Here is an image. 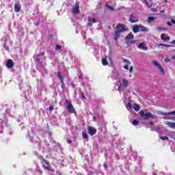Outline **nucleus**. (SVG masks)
Listing matches in <instances>:
<instances>
[{
    "label": "nucleus",
    "mask_w": 175,
    "mask_h": 175,
    "mask_svg": "<svg viewBox=\"0 0 175 175\" xmlns=\"http://www.w3.org/2000/svg\"><path fill=\"white\" fill-rule=\"evenodd\" d=\"M41 164L44 170H47L48 172H49V175H61V173H59V172H55L54 171V169H53V167L50 165V163H49V161L44 159H42Z\"/></svg>",
    "instance_id": "obj_1"
},
{
    "label": "nucleus",
    "mask_w": 175,
    "mask_h": 175,
    "mask_svg": "<svg viewBox=\"0 0 175 175\" xmlns=\"http://www.w3.org/2000/svg\"><path fill=\"white\" fill-rule=\"evenodd\" d=\"M34 59L38 64V68H40L41 66H46V57H44L43 52L34 56Z\"/></svg>",
    "instance_id": "obj_2"
},
{
    "label": "nucleus",
    "mask_w": 175,
    "mask_h": 175,
    "mask_svg": "<svg viewBox=\"0 0 175 175\" xmlns=\"http://www.w3.org/2000/svg\"><path fill=\"white\" fill-rule=\"evenodd\" d=\"M65 105L68 109V113H76V110H75V107H73V105H72V101L66 100L65 102Z\"/></svg>",
    "instance_id": "obj_3"
},
{
    "label": "nucleus",
    "mask_w": 175,
    "mask_h": 175,
    "mask_svg": "<svg viewBox=\"0 0 175 175\" xmlns=\"http://www.w3.org/2000/svg\"><path fill=\"white\" fill-rule=\"evenodd\" d=\"M139 113L143 120H148V118H155V116H152L151 113H144V111L143 110L140 111Z\"/></svg>",
    "instance_id": "obj_4"
},
{
    "label": "nucleus",
    "mask_w": 175,
    "mask_h": 175,
    "mask_svg": "<svg viewBox=\"0 0 175 175\" xmlns=\"http://www.w3.org/2000/svg\"><path fill=\"white\" fill-rule=\"evenodd\" d=\"M128 27L125 26V25L119 23L117 26H116V31L118 32H120V33H122V32H125L126 31H128Z\"/></svg>",
    "instance_id": "obj_5"
},
{
    "label": "nucleus",
    "mask_w": 175,
    "mask_h": 175,
    "mask_svg": "<svg viewBox=\"0 0 175 175\" xmlns=\"http://www.w3.org/2000/svg\"><path fill=\"white\" fill-rule=\"evenodd\" d=\"M129 84V82L128 81V80L123 79L122 80V84L118 86V91H119V92H121V90H124V88L128 87Z\"/></svg>",
    "instance_id": "obj_6"
},
{
    "label": "nucleus",
    "mask_w": 175,
    "mask_h": 175,
    "mask_svg": "<svg viewBox=\"0 0 175 175\" xmlns=\"http://www.w3.org/2000/svg\"><path fill=\"white\" fill-rule=\"evenodd\" d=\"M72 14H77L80 12V5L77 3H75L71 9Z\"/></svg>",
    "instance_id": "obj_7"
},
{
    "label": "nucleus",
    "mask_w": 175,
    "mask_h": 175,
    "mask_svg": "<svg viewBox=\"0 0 175 175\" xmlns=\"http://www.w3.org/2000/svg\"><path fill=\"white\" fill-rule=\"evenodd\" d=\"M88 131L89 135H90L91 136H94V135L96 133V129L92 126H89Z\"/></svg>",
    "instance_id": "obj_8"
},
{
    "label": "nucleus",
    "mask_w": 175,
    "mask_h": 175,
    "mask_svg": "<svg viewBox=\"0 0 175 175\" xmlns=\"http://www.w3.org/2000/svg\"><path fill=\"white\" fill-rule=\"evenodd\" d=\"M138 49H140L141 50H144L145 51H147L148 50V48L144 45V42H142L138 45Z\"/></svg>",
    "instance_id": "obj_9"
},
{
    "label": "nucleus",
    "mask_w": 175,
    "mask_h": 175,
    "mask_svg": "<svg viewBox=\"0 0 175 175\" xmlns=\"http://www.w3.org/2000/svg\"><path fill=\"white\" fill-rule=\"evenodd\" d=\"M134 36L133 33H130L128 34V36L126 37V43H129V40H133Z\"/></svg>",
    "instance_id": "obj_10"
},
{
    "label": "nucleus",
    "mask_w": 175,
    "mask_h": 175,
    "mask_svg": "<svg viewBox=\"0 0 175 175\" xmlns=\"http://www.w3.org/2000/svg\"><path fill=\"white\" fill-rule=\"evenodd\" d=\"M129 20L131 23H137L139 21V20L136 18V16H135V15H133V14L131 15Z\"/></svg>",
    "instance_id": "obj_11"
},
{
    "label": "nucleus",
    "mask_w": 175,
    "mask_h": 175,
    "mask_svg": "<svg viewBox=\"0 0 175 175\" xmlns=\"http://www.w3.org/2000/svg\"><path fill=\"white\" fill-rule=\"evenodd\" d=\"M157 113H158V114H162V116H172V115L175 114V111H171L169 113H165V112H162V111H158Z\"/></svg>",
    "instance_id": "obj_12"
},
{
    "label": "nucleus",
    "mask_w": 175,
    "mask_h": 175,
    "mask_svg": "<svg viewBox=\"0 0 175 175\" xmlns=\"http://www.w3.org/2000/svg\"><path fill=\"white\" fill-rule=\"evenodd\" d=\"M20 9H21V5H20V3H17L14 4V10L16 13H18V12H20Z\"/></svg>",
    "instance_id": "obj_13"
},
{
    "label": "nucleus",
    "mask_w": 175,
    "mask_h": 175,
    "mask_svg": "<svg viewBox=\"0 0 175 175\" xmlns=\"http://www.w3.org/2000/svg\"><path fill=\"white\" fill-rule=\"evenodd\" d=\"M165 125H167V126L172 128V129H175V122H165Z\"/></svg>",
    "instance_id": "obj_14"
},
{
    "label": "nucleus",
    "mask_w": 175,
    "mask_h": 175,
    "mask_svg": "<svg viewBox=\"0 0 175 175\" xmlns=\"http://www.w3.org/2000/svg\"><path fill=\"white\" fill-rule=\"evenodd\" d=\"M6 66H7V68L12 69V68H13V60L8 59V61L7 62V64H6Z\"/></svg>",
    "instance_id": "obj_15"
},
{
    "label": "nucleus",
    "mask_w": 175,
    "mask_h": 175,
    "mask_svg": "<svg viewBox=\"0 0 175 175\" xmlns=\"http://www.w3.org/2000/svg\"><path fill=\"white\" fill-rule=\"evenodd\" d=\"M139 31L142 32H148L149 29L148 28L143 26V25H139Z\"/></svg>",
    "instance_id": "obj_16"
},
{
    "label": "nucleus",
    "mask_w": 175,
    "mask_h": 175,
    "mask_svg": "<svg viewBox=\"0 0 175 175\" xmlns=\"http://www.w3.org/2000/svg\"><path fill=\"white\" fill-rule=\"evenodd\" d=\"M161 38L162 39V40H170V37L166 36L165 33H162L161 35Z\"/></svg>",
    "instance_id": "obj_17"
},
{
    "label": "nucleus",
    "mask_w": 175,
    "mask_h": 175,
    "mask_svg": "<svg viewBox=\"0 0 175 175\" xmlns=\"http://www.w3.org/2000/svg\"><path fill=\"white\" fill-rule=\"evenodd\" d=\"M152 64H153L154 66H155V68H157V69H159L160 68L162 67V66H161V64H159L157 61H153Z\"/></svg>",
    "instance_id": "obj_18"
},
{
    "label": "nucleus",
    "mask_w": 175,
    "mask_h": 175,
    "mask_svg": "<svg viewBox=\"0 0 175 175\" xmlns=\"http://www.w3.org/2000/svg\"><path fill=\"white\" fill-rule=\"evenodd\" d=\"M133 31L135 33L139 32L140 31V25H135L133 27Z\"/></svg>",
    "instance_id": "obj_19"
},
{
    "label": "nucleus",
    "mask_w": 175,
    "mask_h": 175,
    "mask_svg": "<svg viewBox=\"0 0 175 175\" xmlns=\"http://www.w3.org/2000/svg\"><path fill=\"white\" fill-rule=\"evenodd\" d=\"M133 109H134V110L135 111H139V110H140V105L135 103L133 105Z\"/></svg>",
    "instance_id": "obj_20"
},
{
    "label": "nucleus",
    "mask_w": 175,
    "mask_h": 175,
    "mask_svg": "<svg viewBox=\"0 0 175 175\" xmlns=\"http://www.w3.org/2000/svg\"><path fill=\"white\" fill-rule=\"evenodd\" d=\"M120 33H120L117 30L115 31V33H114V39H115V40H117L118 39V38H120Z\"/></svg>",
    "instance_id": "obj_21"
},
{
    "label": "nucleus",
    "mask_w": 175,
    "mask_h": 175,
    "mask_svg": "<svg viewBox=\"0 0 175 175\" xmlns=\"http://www.w3.org/2000/svg\"><path fill=\"white\" fill-rule=\"evenodd\" d=\"M57 76H58L59 80L61 81V83H62V84H64V76H62V75L61 74V72H58V73H57Z\"/></svg>",
    "instance_id": "obj_22"
},
{
    "label": "nucleus",
    "mask_w": 175,
    "mask_h": 175,
    "mask_svg": "<svg viewBox=\"0 0 175 175\" xmlns=\"http://www.w3.org/2000/svg\"><path fill=\"white\" fill-rule=\"evenodd\" d=\"M169 137H170L171 139H175V132H174V131L170 132V133H169Z\"/></svg>",
    "instance_id": "obj_23"
},
{
    "label": "nucleus",
    "mask_w": 175,
    "mask_h": 175,
    "mask_svg": "<svg viewBox=\"0 0 175 175\" xmlns=\"http://www.w3.org/2000/svg\"><path fill=\"white\" fill-rule=\"evenodd\" d=\"M159 70H160L161 74L163 76H165V75H166V73L165 72V70L163 69V68L160 67V68H159Z\"/></svg>",
    "instance_id": "obj_24"
},
{
    "label": "nucleus",
    "mask_w": 175,
    "mask_h": 175,
    "mask_svg": "<svg viewBox=\"0 0 175 175\" xmlns=\"http://www.w3.org/2000/svg\"><path fill=\"white\" fill-rule=\"evenodd\" d=\"M88 21H89V23H92L93 24L96 23V20L94 18H89Z\"/></svg>",
    "instance_id": "obj_25"
},
{
    "label": "nucleus",
    "mask_w": 175,
    "mask_h": 175,
    "mask_svg": "<svg viewBox=\"0 0 175 175\" xmlns=\"http://www.w3.org/2000/svg\"><path fill=\"white\" fill-rule=\"evenodd\" d=\"M131 124L134 125V126H137V125H139V121L134 120L133 122H131Z\"/></svg>",
    "instance_id": "obj_26"
},
{
    "label": "nucleus",
    "mask_w": 175,
    "mask_h": 175,
    "mask_svg": "<svg viewBox=\"0 0 175 175\" xmlns=\"http://www.w3.org/2000/svg\"><path fill=\"white\" fill-rule=\"evenodd\" d=\"M154 20H155L154 16H149L148 18V23H151L152 21H154Z\"/></svg>",
    "instance_id": "obj_27"
},
{
    "label": "nucleus",
    "mask_w": 175,
    "mask_h": 175,
    "mask_svg": "<svg viewBox=\"0 0 175 175\" xmlns=\"http://www.w3.org/2000/svg\"><path fill=\"white\" fill-rule=\"evenodd\" d=\"M3 126H8V124L5 122H1V125L0 126V129H3Z\"/></svg>",
    "instance_id": "obj_28"
},
{
    "label": "nucleus",
    "mask_w": 175,
    "mask_h": 175,
    "mask_svg": "<svg viewBox=\"0 0 175 175\" xmlns=\"http://www.w3.org/2000/svg\"><path fill=\"white\" fill-rule=\"evenodd\" d=\"M132 105H131V103H128L126 105V109L127 110H131V109H132Z\"/></svg>",
    "instance_id": "obj_29"
},
{
    "label": "nucleus",
    "mask_w": 175,
    "mask_h": 175,
    "mask_svg": "<svg viewBox=\"0 0 175 175\" xmlns=\"http://www.w3.org/2000/svg\"><path fill=\"white\" fill-rule=\"evenodd\" d=\"M102 64H103V65L106 66V65H107V64H109V63L107 62V61L106 60V59H102Z\"/></svg>",
    "instance_id": "obj_30"
},
{
    "label": "nucleus",
    "mask_w": 175,
    "mask_h": 175,
    "mask_svg": "<svg viewBox=\"0 0 175 175\" xmlns=\"http://www.w3.org/2000/svg\"><path fill=\"white\" fill-rule=\"evenodd\" d=\"M27 136H28L29 139H30V141L32 142L33 143H36V142H38V141L31 138V136L29 135V133L27 134Z\"/></svg>",
    "instance_id": "obj_31"
},
{
    "label": "nucleus",
    "mask_w": 175,
    "mask_h": 175,
    "mask_svg": "<svg viewBox=\"0 0 175 175\" xmlns=\"http://www.w3.org/2000/svg\"><path fill=\"white\" fill-rule=\"evenodd\" d=\"M82 136L83 139H88V134H87L86 133H83Z\"/></svg>",
    "instance_id": "obj_32"
},
{
    "label": "nucleus",
    "mask_w": 175,
    "mask_h": 175,
    "mask_svg": "<svg viewBox=\"0 0 175 175\" xmlns=\"http://www.w3.org/2000/svg\"><path fill=\"white\" fill-rule=\"evenodd\" d=\"M36 172L38 174V175H42V170H39V169H36Z\"/></svg>",
    "instance_id": "obj_33"
},
{
    "label": "nucleus",
    "mask_w": 175,
    "mask_h": 175,
    "mask_svg": "<svg viewBox=\"0 0 175 175\" xmlns=\"http://www.w3.org/2000/svg\"><path fill=\"white\" fill-rule=\"evenodd\" d=\"M3 47H4L5 50H9V47L7 46L6 42H5L3 44Z\"/></svg>",
    "instance_id": "obj_34"
},
{
    "label": "nucleus",
    "mask_w": 175,
    "mask_h": 175,
    "mask_svg": "<svg viewBox=\"0 0 175 175\" xmlns=\"http://www.w3.org/2000/svg\"><path fill=\"white\" fill-rule=\"evenodd\" d=\"M160 139H161V140H169V137H160Z\"/></svg>",
    "instance_id": "obj_35"
},
{
    "label": "nucleus",
    "mask_w": 175,
    "mask_h": 175,
    "mask_svg": "<svg viewBox=\"0 0 175 175\" xmlns=\"http://www.w3.org/2000/svg\"><path fill=\"white\" fill-rule=\"evenodd\" d=\"M106 8H107L109 10H113V8L109 5H106Z\"/></svg>",
    "instance_id": "obj_36"
},
{
    "label": "nucleus",
    "mask_w": 175,
    "mask_h": 175,
    "mask_svg": "<svg viewBox=\"0 0 175 175\" xmlns=\"http://www.w3.org/2000/svg\"><path fill=\"white\" fill-rule=\"evenodd\" d=\"M49 111H53V110H54V107L53 106H50L49 108Z\"/></svg>",
    "instance_id": "obj_37"
},
{
    "label": "nucleus",
    "mask_w": 175,
    "mask_h": 175,
    "mask_svg": "<svg viewBox=\"0 0 175 175\" xmlns=\"http://www.w3.org/2000/svg\"><path fill=\"white\" fill-rule=\"evenodd\" d=\"M157 31H165V29L163 27H157Z\"/></svg>",
    "instance_id": "obj_38"
},
{
    "label": "nucleus",
    "mask_w": 175,
    "mask_h": 175,
    "mask_svg": "<svg viewBox=\"0 0 175 175\" xmlns=\"http://www.w3.org/2000/svg\"><path fill=\"white\" fill-rule=\"evenodd\" d=\"M56 50H61V46L59 45H56Z\"/></svg>",
    "instance_id": "obj_39"
},
{
    "label": "nucleus",
    "mask_w": 175,
    "mask_h": 175,
    "mask_svg": "<svg viewBox=\"0 0 175 175\" xmlns=\"http://www.w3.org/2000/svg\"><path fill=\"white\" fill-rule=\"evenodd\" d=\"M124 68L126 69V70H129V66L128 65L124 66Z\"/></svg>",
    "instance_id": "obj_40"
},
{
    "label": "nucleus",
    "mask_w": 175,
    "mask_h": 175,
    "mask_svg": "<svg viewBox=\"0 0 175 175\" xmlns=\"http://www.w3.org/2000/svg\"><path fill=\"white\" fill-rule=\"evenodd\" d=\"M129 72L132 73L133 72V67L131 66L129 69Z\"/></svg>",
    "instance_id": "obj_41"
},
{
    "label": "nucleus",
    "mask_w": 175,
    "mask_h": 175,
    "mask_svg": "<svg viewBox=\"0 0 175 175\" xmlns=\"http://www.w3.org/2000/svg\"><path fill=\"white\" fill-rule=\"evenodd\" d=\"M81 98L82 99H85V96L84 95V93H81Z\"/></svg>",
    "instance_id": "obj_42"
},
{
    "label": "nucleus",
    "mask_w": 175,
    "mask_h": 175,
    "mask_svg": "<svg viewBox=\"0 0 175 175\" xmlns=\"http://www.w3.org/2000/svg\"><path fill=\"white\" fill-rule=\"evenodd\" d=\"M67 143H68V144H72V140H70V139H67Z\"/></svg>",
    "instance_id": "obj_43"
},
{
    "label": "nucleus",
    "mask_w": 175,
    "mask_h": 175,
    "mask_svg": "<svg viewBox=\"0 0 175 175\" xmlns=\"http://www.w3.org/2000/svg\"><path fill=\"white\" fill-rule=\"evenodd\" d=\"M103 166H104L105 169H107V164H106V163H105L103 164Z\"/></svg>",
    "instance_id": "obj_44"
},
{
    "label": "nucleus",
    "mask_w": 175,
    "mask_h": 175,
    "mask_svg": "<svg viewBox=\"0 0 175 175\" xmlns=\"http://www.w3.org/2000/svg\"><path fill=\"white\" fill-rule=\"evenodd\" d=\"M159 46H165V47H168L169 46L163 44H159Z\"/></svg>",
    "instance_id": "obj_45"
},
{
    "label": "nucleus",
    "mask_w": 175,
    "mask_h": 175,
    "mask_svg": "<svg viewBox=\"0 0 175 175\" xmlns=\"http://www.w3.org/2000/svg\"><path fill=\"white\" fill-rule=\"evenodd\" d=\"M88 27H91V25H92V23L90 22L88 24Z\"/></svg>",
    "instance_id": "obj_46"
},
{
    "label": "nucleus",
    "mask_w": 175,
    "mask_h": 175,
    "mask_svg": "<svg viewBox=\"0 0 175 175\" xmlns=\"http://www.w3.org/2000/svg\"><path fill=\"white\" fill-rule=\"evenodd\" d=\"M171 44H175V40H172V41L171 42Z\"/></svg>",
    "instance_id": "obj_47"
},
{
    "label": "nucleus",
    "mask_w": 175,
    "mask_h": 175,
    "mask_svg": "<svg viewBox=\"0 0 175 175\" xmlns=\"http://www.w3.org/2000/svg\"><path fill=\"white\" fill-rule=\"evenodd\" d=\"M169 61H170V59H165V62H169Z\"/></svg>",
    "instance_id": "obj_48"
},
{
    "label": "nucleus",
    "mask_w": 175,
    "mask_h": 175,
    "mask_svg": "<svg viewBox=\"0 0 175 175\" xmlns=\"http://www.w3.org/2000/svg\"><path fill=\"white\" fill-rule=\"evenodd\" d=\"M167 25H170V26L172 25V23H170V22H167Z\"/></svg>",
    "instance_id": "obj_49"
},
{
    "label": "nucleus",
    "mask_w": 175,
    "mask_h": 175,
    "mask_svg": "<svg viewBox=\"0 0 175 175\" xmlns=\"http://www.w3.org/2000/svg\"><path fill=\"white\" fill-rule=\"evenodd\" d=\"M130 43H135V41H129V43H127V44H130Z\"/></svg>",
    "instance_id": "obj_50"
},
{
    "label": "nucleus",
    "mask_w": 175,
    "mask_h": 175,
    "mask_svg": "<svg viewBox=\"0 0 175 175\" xmlns=\"http://www.w3.org/2000/svg\"><path fill=\"white\" fill-rule=\"evenodd\" d=\"M122 60L124 61V62H128V59H122Z\"/></svg>",
    "instance_id": "obj_51"
},
{
    "label": "nucleus",
    "mask_w": 175,
    "mask_h": 175,
    "mask_svg": "<svg viewBox=\"0 0 175 175\" xmlns=\"http://www.w3.org/2000/svg\"><path fill=\"white\" fill-rule=\"evenodd\" d=\"M93 120H94V121H96V116H94Z\"/></svg>",
    "instance_id": "obj_52"
},
{
    "label": "nucleus",
    "mask_w": 175,
    "mask_h": 175,
    "mask_svg": "<svg viewBox=\"0 0 175 175\" xmlns=\"http://www.w3.org/2000/svg\"><path fill=\"white\" fill-rule=\"evenodd\" d=\"M171 23H172V24H175V21L172 19V20L171 21Z\"/></svg>",
    "instance_id": "obj_53"
},
{
    "label": "nucleus",
    "mask_w": 175,
    "mask_h": 175,
    "mask_svg": "<svg viewBox=\"0 0 175 175\" xmlns=\"http://www.w3.org/2000/svg\"><path fill=\"white\" fill-rule=\"evenodd\" d=\"M79 79H83V75H79Z\"/></svg>",
    "instance_id": "obj_54"
},
{
    "label": "nucleus",
    "mask_w": 175,
    "mask_h": 175,
    "mask_svg": "<svg viewBox=\"0 0 175 175\" xmlns=\"http://www.w3.org/2000/svg\"><path fill=\"white\" fill-rule=\"evenodd\" d=\"M161 13H165V10H161Z\"/></svg>",
    "instance_id": "obj_55"
},
{
    "label": "nucleus",
    "mask_w": 175,
    "mask_h": 175,
    "mask_svg": "<svg viewBox=\"0 0 175 175\" xmlns=\"http://www.w3.org/2000/svg\"><path fill=\"white\" fill-rule=\"evenodd\" d=\"M150 125H154V123L152 122H150L149 123Z\"/></svg>",
    "instance_id": "obj_56"
},
{
    "label": "nucleus",
    "mask_w": 175,
    "mask_h": 175,
    "mask_svg": "<svg viewBox=\"0 0 175 175\" xmlns=\"http://www.w3.org/2000/svg\"><path fill=\"white\" fill-rule=\"evenodd\" d=\"M33 139H36V135H33Z\"/></svg>",
    "instance_id": "obj_57"
},
{
    "label": "nucleus",
    "mask_w": 175,
    "mask_h": 175,
    "mask_svg": "<svg viewBox=\"0 0 175 175\" xmlns=\"http://www.w3.org/2000/svg\"><path fill=\"white\" fill-rule=\"evenodd\" d=\"M83 85L84 87H85V83H83Z\"/></svg>",
    "instance_id": "obj_58"
},
{
    "label": "nucleus",
    "mask_w": 175,
    "mask_h": 175,
    "mask_svg": "<svg viewBox=\"0 0 175 175\" xmlns=\"http://www.w3.org/2000/svg\"><path fill=\"white\" fill-rule=\"evenodd\" d=\"M86 44H89V45L91 44L88 43V42H86Z\"/></svg>",
    "instance_id": "obj_59"
},
{
    "label": "nucleus",
    "mask_w": 175,
    "mask_h": 175,
    "mask_svg": "<svg viewBox=\"0 0 175 175\" xmlns=\"http://www.w3.org/2000/svg\"><path fill=\"white\" fill-rule=\"evenodd\" d=\"M172 59H175V56L172 57Z\"/></svg>",
    "instance_id": "obj_60"
},
{
    "label": "nucleus",
    "mask_w": 175,
    "mask_h": 175,
    "mask_svg": "<svg viewBox=\"0 0 175 175\" xmlns=\"http://www.w3.org/2000/svg\"><path fill=\"white\" fill-rule=\"evenodd\" d=\"M72 87H73V88H74V87H75V85L72 84Z\"/></svg>",
    "instance_id": "obj_61"
},
{
    "label": "nucleus",
    "mask_w": 175,
    "mask_h": 175,
    "mask_svg": "<svg viewBox=\"0 0 175 175\" xmlns=\"http://www.w3.org/2000/svg\"><path fill=\"white\" fill-rule=\"evenodd\" d=\"M0 133H2V131H0Z\"/></svg>",
    "instance_id": "obj_62"
},
{
    "label": "nucleus",
    "mask_w": 175,
    "mask_h": 175,
    "mask_svg": "<svg viewBox=\"0 0 175 175\" xmlns=\"http://www.w3.org/2000/svg\"><path fill=\"white\" fill-rule=\"evenodd\" d=\"M83 38L85 39V37L83 36Z\"/></svg>",
    "instance_id": "obj_63"
}]
</instances>
